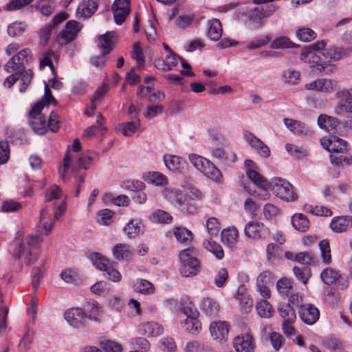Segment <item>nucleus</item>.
I'll list each match as a JSON object with an SVG mask.
<instances>
[{
    "instance_id": "obj_1",
    "label": "nucleus",
    "mask_w": 352,
    "mask_h": 352,
    "mask_svg": "<svg viewBox=\"0 0 352 352\" xmlns=\"http://www.w3.org/2000/svg\"><path fill=\"white\" fill-rule=\"evenodd\" d=\"M182 187L186 191L184 194L180 190H173L168 192L169 199L178 205L183 212L193 214L197 211V205L192 201H199L204 197L203 193L189 180H184Z\"/></svg>"
},
{
    "instance_id": "obj_2",
    "label": "nucleus",
    "mask_w": 352,
    "mask_h": 352,
    "mask_svg": "<svg viewBox=\"0 0 352 352\" xmlns=\"http://www.w3.org/2000/svg\"><path fill=\"white\" fill-rule=\"evenodd\" d=\"M56 104L55 98L47 85L45 86V95L41 101L35 104L30 112L29 124L32 129L38 135H43L47 131V123L45 118L42 116L41 111L45 104Z\"/></svg>"
},
{
    "instance_id": "obj_3",
    "label": "nucleus",
    "mask_w": 352,
    "mask_h": 352,
    "mask_svg": "<svg viewBox=\"0 0 352 352\" xmlns=\"http://www.w3.org/2000/svg\"><path fill=\"white\" fill-rule=\"evenodd\" d=\"M326 46V43L321 41L316 43L306 46L300 54V59L313 65L310 66L313 72L318 71L319 72H323L328 66L326 61H323L322 56V50Z\"/></svg>"
},
{
    "instance_id": "obj_4",
    "label": "nucleus",
    "mask_w": 352,
    "mask_h": 352,
    "mask_svg": "<svg viewBox=\"0 0 352 352\" xmlns=\"http://www.w3.org/2000/svg\"><path fill=\"white\" fill-rule=\"evenodd\" d=\"M198 250L190 247L182 250L179 254V273L184 277L197 275L201 270V263L197 258Z\"/></svg>"
},
{
    "instance_id": "obj_5",
    "label": "nucleus",
    "mask_w": 352,
    "mask_h": 352,
    "mask_svg": "<svg viewBox=\"0 0 352 352\" xmlns=\"http://www.w3.org/2000/svg\"><path fill=\"white\" fill-rule=\"evenodd\" d=\"M275 195L277 197L283 201L289 202L297 200L298 195L294 192L292 185L286 179L280 177H275L272 179L266 188Z\"/></svg>"
},
{
    "instance_id": "obj_6",
    "label": "nucleus",
    "mask_w": 352,
    "mask_h": 352,
    "mask_svg": "<svg viewBox=\"0 0 352 352\" xmlns=\"http://www.w3.org/2000/svg\"><path fill=\"white\" fill-rule=\"evenodd\" d=\"M188 158L192 164L204 175L216 182L221 181L222 175L220 170L210 160L193 153L190 154Z\"/></svg>"
},
{
    "instance_id": "obj_7",
    "label": "nucleus",
    "mask_w": 352,
    "mask_h": 352,
    "mask_svg": "<svg viewBox=\"0 0 352 352\" xmlns=\"http://www.w3.org/2000/svg\"><path fill=\"white\" fill-rule=\"evenodd\" d=\"M41 241V238L38 236H29L25 241H21L19 238L16 241L18 250L13 253L14 257L19 259L22 255H24L26 264L31 265L33 263V259L31 258L32 250L38 248Z\"/></svg>"
},
{
    "instance_id": "obj_8",
    "label": "nucleus",
    "mask_w": 352,
    "mask_h": 352,
    "mask_svg": "<svg viewBox=\"0 0 352 352\" xmlns=\"http://www.w3.org/2000/svg\"><path fill=\"white\" fill-rule=\"evenodd\" d=\"M91 260L94 265L100 271L104 272V276L115 283L121 280L122 276L120 273L113 268L109 260L102 256L99 253H92L91 254Z\"/></svg>"
},
{
    "instance_id": "obj_9",
    "label": "nucleus",
    "mask_w": 352,
    "mask_h": 352,
    "mask_svg": "<svg viewBox=\"0 0 352 352\" xmlns=\"http://www.w3.org/2000/svg\"><path fill=\"white\" fill-rule=\"evenodd\" d=\"M115 37L114 32H109L100 36L98 41V47L102 50V55L92 57L91 63L93 65L98 67L104 65L105 54H109L113 47V38Z\"/></svg>"
},
{
    "instance_id": "obj_10",
    "label": "nucleus",
    "mask_w": 352,
    "mask_h": 352,
    "mask_svg": "<svg viewBox=\"0 0 352 352\" xmlns=\"http://www.w3.org/2000/svg\"><path fill=\"white\" fill-rule=\"evenodd\" d=\"M30 57V50L28 48L20 50L14 55L5 65L4 69L8 73H21L25 68V65L28 63Z\"/></svg>"
},
{
    "instance_id": "obj_11",
    "label": "nucleus",
    "mask_w": 352,
    "mask_h": 352,
    "mask_svg": "<svg viewBox=\"0 0 352 352\" xmlns=\"http://www.w3.org/2000/svg\"><path fill=\"white\" fill-rule=\"evenodd\" d=\"M336 96L339 99L334 109L336 114L352 113V87L341 89Z\"/></svg>"
},
{
    "instance_id": "obj_12",
    "label": "nucleus",
    "mask_w": 352,
    "mask_h": 352,
    "mask_svg": "<svg viewBox=\"0 0 352 352\" xmlns=\"http://www.w3.org/2000/svg\"><path fill=\"white\" fill-rule=\"evenodd\" d=\"M232 344L236 352H254L255 348L254 340L250 331L236 336Z\"/></svg>"
},
{
    "instance_id": "obj_13",
    "label": "nucleus",
    "mask_w": 352,
    "mask_h": 352,
    "mask_svg": "<svg viewBox=\"0 0 352 352\" xmlns=\"http://www.w3.org/2000/svg\"><path fill=\"white\" fill-rule=\"evenodd\" d=\"M245 141L254 148L261 157L267 158L270 155V148L258 138L249 131H243Z\"/></svg>"
},
{
    "instance_id": "obj_14",
    "label": "nucleus",
    "mask_w": 352,
    "mask_h": 352,
    "mask_svg": "<svg viewBox=\"0 0 352 352\" xmlns=\"http://www.w3.org/2000/svg\"><path fill=\"white\" fill-rule=\"evenodd\" d=\"M81 29L82 25L78 21L75 20L67 21L65 29L57 36L58 41L62 44L72 41Z\"/></svg>"
},
{
    "instance_id": "obj_15",
    "label": "nucleus",
    "mask_w": 352,
    "mask_h": 352,
    "mask_svg": "<svg viewBox=\"0 0 352 352\" xmlns=\"http://www.w3.org/2000/svg\"><path fill=\"white\" fill-rule=\"evenodd\" d=\"M298 314L301 320L308 325L315 324L320 317L318 309L309 303L301 305L299 307Z\"/></svg>"
},
{
    "instance_id": "obj_16",
    "label": "nucleus",
    "mask_w": 352,
    "mask_h": 352,
    "mask_svg": "<svg viewBox=\"0 0 352 352\" xmlns=\"http://www.w3.org/2000/svg\"><path fill=\"white\" fill-rule=\"evenodd\" d=\"M245 166L247 168L246 175L248 177L261 189H266L268 182L258 173L255 163L248 159L245 160Z\"/></svg>"
},
{
    "instance_id": "obj_17",
    "label": "nucleus",
    "mask_w": 352,
    "mask_h": 352,
    "mask_svg": "<svg viewBox=\"0 0 352 352\" xmlns=\"http://www.w3.org/2000/svg\"><path fill=\"white\" fill-rule=\"evenodd\" d=\"M337 86V82L331 79L319 78L307 83L305 89L310 91H316L323 93H331Z\"/></svg>"
},
{
    "instance_id": "obj_18",
    "label": "nucleus",
    "mask_w": 352,
    "mask_h": 352,
    "mask_svg": "<svg viewBox=\"0 0 352 352\" xmlns=\"http://www.w3.org/2000/svg\"><path fill=\"white\" fill-rule=\"evenodd\" d=\"M115 22L121 25L130 12L129 0H116L112 6Z\"/></svg>"
},
{
    "instance_id": "obj_19",
    "label": "nucleus",
    "mask_w": 352,
    "mask_h": 352,
    "mask_svg": "<svg viewBox=\"0 0 352 352\" xmlns=\"http://www.w3.org/2000/svg\"><path fill=\"white\" fill-rule=\"evenodd\" d=\"M320 143L324 148L331 153H343L347 149V142L335 135L330 136L327 139H321Z\"/></svg>"
},
{
    "instance_id": "obj_20",
    "label": "nucleus",
    "mask_w": 352,
    "mask_h": 352,
    "mask_svg": "<svg viewBox=\"0 0 352 352\" xmlns=\"http://www.w3.org/2000/svg\"><path fill=\"white\" fill-rule=\"evenodd\" d=\"M352 52V47H341V48H335V47H329L328 49L324 48L322 50V56L323 58V61H326V63L329 65V63L331 60H338L344 57L348 56Z\"/></svg>"
},
{
    "instance_id": "obj_21",
    "label": "nucleus",
    "mask_w": 352,
    "mask_h": 352,
    "mask_svg": "<svg viewBox=\"0 0 352 352\" xmlns=\"http://www.w3.org/2000/svg\"><path fill=\"white\" fill-rule=\"evenodd\" d=\"M210 331L214 340L221 342L228 336L229 326L225 321H214L210 324Z\"/></svg>"
},
{
    "instance_id": "obj_22",
    "label": "nucleus",
    "mask_w": 352,
    "mask_h": 352,
    "mask_svg": "<svg viewBox=\"0 0 352 352\" xmlns=\"http://www.w3.org/2000/svg\"><path fill=\"white\" fill-rule=\"evenodd\" d=\"M138 332L140 335L148 338L157 337L164 332L163 327L154 321L144 322L140 324Z\"/></svg>"
},
{
    "instance_id": "obj_23",
    "label": "nucleus",
    "mask_w": 352,
    "mask_h": 352,
    "mask_svg": "<svg viewBox=\"0 0 352 352\" xmlns=\"http://www.w3.org/2000/svg\"><path fill=\"white\" fill-rule=\"evenodd\" d=\"M64 317L68 324L74 327L80 328L84 325L85 313L80 308H71L67 309Z\"/></svg>"
},
{
    "instance_id": "obj_24",
    "label": "nucleus",
    "mask_w": 352,
    "mask_h": 352,
    "mask_svg": "<svg viewBox=\"0 0 352 352\" xmlns=\"http://www.w3.org/2000/svg\"><path fill=\"white\" fill-rule=\"evenodd\" d=\"M97 8L96 0H84L78 5L76 14L79 17L88 18L95 13Z\"/></svg>"
},
{
    "instance_id": "obj_25",
    "label": "nucleus",
    "mask_w": 352,
    "mask_h": 352,
    "mask_svg": "<svg viewBox=\"0 0 352 352\" xmlns=\"http://www.w3.org/2000/svg\"><path fill=\"white\" fill-rule=\"evenodd\" d=\"M210 153L214 159L223 164L234 163L237 161V157L234 153L229 154L222 147H212Z\"/></svg>"
},
{
    "instance_id": "obj_26",
    "label": "nucleus",
    "mask_w": 352,
    "mask_h": 352,
    "mask_svg": "<svg viewBox=\"0 0 352 352\" xmlns=\"http://www.w3.org/2000/svg\"><path fill=\"white\" fill-rule=\"evenodd\" d=\"M144 226L140 219H131L124 228L126 235L131 239H134L143 232Z\"/></svg>"
},
{
    "instance_id": "obj_27",
    "label": "nucleus",
    "mask_w": 352,
    "mask_h": 352,
    "mask_svg": "<svg viewBox=\"0 0 352 352\" xmlns=\"http://www.w3.org/2000/svg\"><path fill=\"white\" fill-rule=\"evenodd\" d=\"M202 311L210 317H214L220 311V306L217 301L209 297L204 298L201 302Z\"/></svg>"
},
{
    "instance_id": "obj_28",
    "label": "nucleus",
    "mask_w": 352,
    "mask_h": 352,
    "mask_svg": "<svg viewBox=\"0 0 352 352\" xmlns=\"http://www.w3.org/2000/svg\"><path fill=\"white\" fill-rule=\"evenodd\" d=\"M318 124L321 129L329 132H336L340 126V121L333 117L320 115L318 118Z\"/></svg>"
},
{
    "instance_id": "obj_29",
    "label": "nucleus",
    "mask_w": 352,
    "mask_h": 352,
    "mask_svg": "<svg viewBox=\"0 0 352 352\" xmlns=\"http://www.w3.org/2000/svg\"><path fill=\"white\" fill-rule=\"evenodd\" d=\"M278 311L283 322H294L296 319L295 310L289 303H280Z\"/></svg>"
},
{
    "instance_id": "obj_30",
    "label": "nucleus",
    "mask_w": 352,
    "mask_h": 352,
    "mask_svg": "<svg viewBox=\"0 0 352 352\" xmlns=\"http://www.w3.org/2000/svg\"><path fill=\"white\" fill-rule=\"evenodd\" d=\"M208 36L212 40L217 41L222 36L223 30L221 21L217 19H212L208 21Z\"/></svg>"
},
{
    "instance_id": "obj_31",
    "label": "nucleus",
    "mask_w": 352,
    "mask_h": 352,
    "mask_svg": "<svg viewBox=\"0 0 352 352\" xmlns=\"http://www.w3.org/2000/svg\"><path fill=\"white\" fill-rule=\"evenodd\" d=\"M264 229L265 226L262 223L250 221L245 226L244 232L249 238H260Z\"/></svg>"
},
{
    "instance_id": "obj_32",
    "label": "nucleus",
    "mask_w": 352,
    "mask_h": 352,
    "mask_svg": "<svg viewBox=\"0 0 352 352\" xmlns=\"http://www.w3.org/2000/svg\"><path fill=\"white\" fill-rule=\"evenodd\" d=\"M351 222V217L348 216H341L334 217L331 223L330 228L336 232H342L349 228Z\"/></svg>"
},
{
    "instance_id": "obj_33",
    "label": "nucleus",
    "mask_w": 352,
    "mask_h": 352,
    "mask_svg": "<svg viewBox=\"0 0 352 352\" xmlns=\"http://www.w3.org/2000/svg\"><path fill=\"white\" fill-rule=\"evenodd\" d=\"M129 344L133 349L129 352H147L151 348L150 342L142 337H136L130 339Z\"/></svg>"
},
{
    "instance_id": "obj_34",
    "label": "nucleus",
    "mask_w": 352,
    "mask_h": 352,
    "mask_svg": "<svg viewBox=\"0 0 352 352\" xmlns=\"http://www.w3.org/2000/svg\"><path fill=\"white\" fill-rule=\"evenodd\" d=\"M85 318L98 320L100 316L99 305L96 300L87 301L84 305Z\"/></svg>"
},
{
    "instance_id": "obj_35",
    "label": "nucleus",
    "mask_w": 352,
    "mask_h": 352,
    "mask_svg": "<svg viewBox=\"0 0 352 352\" xmlns=\"http://www.w3.org/2000/svg\"><path fill=\"white\" fill-rule=\"evenodd\" d=\"M182 326L183 329L192 334L197 333L201 329L198 317H187L184 322H182Z\"/></svg>"
},
{
    "instance_id": "obj_36",
    "label": "nucleus",
    "mask_w": 352,
    "mask_h": 352,
    "mask_svg": "<svg viewBox=\"0 0 352 352\" xmlns=\"http://www.w3.org/2000/svg\"><path fill=\"white\" fill-rule=\"evenodd\" d=\"M203 245L205 249L213 254L217 259L221 260L223 258L224 252L222 247L212 239L204 240Z\"/></svg>"
},
{
    "instance_id": "obj_37",
    "label": "nucleus",
    "mask_w": 352,
    "mask_h": 352,
    "mask_svg": "<svg viewBox=\"0 0 352 352\" xmlns=\"http://www.w3.org/2000/svg\"><path fill=\"white\" fill-rule=\"evenodd\" d=\"M164 162L167 168L172 171H179L182 168V159L177 155H164Z\"/></svg>"
},
{
    "instance_id": "obj_38",
    "label": "nucleus",
    "mask_w": 352,
    "mask_h": 352,
    "mask_svg": "<svg viewBox=\"0 0 352 352\" xmlns=\"http://www.w3.org/2000/svg\"><path fill=\"white\" fill-rule=\"evenodd\" d=\"M238 234L237 229L234 226L223 230L221 232L222 242L228 246L233 245L236 242Z\"/></svg>"
},
{
    "instance_id": "obj_39",
    "label": "nucleus",
    "mask_w": 352,
    "mask_h": 352,
    "mask_svg": "<svg viewBox=\"0 0 352 352\" xmlns=\"http://www.w3.org/2000/svg\"><path fill=\"white\" fill-rule=\"evenodd\" d=\"M283 121L286 127L292 133L296 134L307 133V129L304 123L289 118H284Z\"/></svg>"
},
{
    "instance_id": "obj_40",
    "label": "nucleus",
    "mask_w": 352,
    "mask_h": 352,
    "mask_svg": "<svg viewBox=\"0 0 352 352\" xmlns=\"http://www.w3.org/2000/svg\"><path fill=\"white\" fill-rule=\"evenodd\" d=\"M299 47L298 44L294 43L287 36H280L276 38L270 44V47L272 49H287V48H296Z\"/></svg>"
},
{
    "instance_id": "obj_41",
    "label": "nucleus",
    "mask_w": 352,
    "mask_h": 352,
    "mask_svg": "<svg viewBox=\"0 0 352 352\" xmlns=\"http://www.w3.org/2000/svg\"><path fill=\"white\" fill-rule=\"evenodd\" d=\"M54 222V217H51L47 209L45 208H43L40 212V223L47 234L51 232Z\"/></svg>"
},
{
    "instance_id": "obj_42",
    "label": "nucleus",
    "mask_w": 352,
    "mask_h": 352,
    "mask_svg": "<svg viewBox=\"0 0 352 352\" xmlns=\"http://www.w3.org/2000/svg\"><path fill=\"white\" fill-rule=\"evenodd\" d=\"M292 223L300 232H306L309 228V221L302 214H294L292 218Z\"/></svg>"
},
{
    "instance_id": "obj_43",
    "label": "nucleus",
    "mask_w": 352,
    "mask_h": 352,
    "mask_svg": "<svg viewBox=\"0 0 352 352\" xmlns=\"http://www.w3.org/2000/svg\"><path fill=\"white\" fill-rule=\"evenodd\" d=\"M140 126V122L138 119L131 122H124L119 125V130L122 131L123 135L126 137H131L133 135Z\"/></svg>"
},
{
    "instance_id": "obj_44",
    "label": "nucleus",
    "mask_w": 352,
    "mask_h": 352,
    "mask_svg": "<svg viewBox=\"0 0 352 352\" xmlns=\"http://www.w3.org/2000/svg\"><path fill=\"white\" fill-rule=\"evenodd\" d=\"M129 246L126 244H117L113 248V254L118 260H127L131 256Z\"/></svg>"
},
{
    "instance_id": "obj_45",
    "label": "nucleus",
    "mask_w": 352,
    "mask_h": 352,
    "mask_svg": "<svg viewBox=\"0 0 352 352\" xmlns=\"http://www.w3.org/2000/svg\"><path fill=\"white\" fill-rule=\"evenodd\" d=\"M150 219L153 223L168 224L172 222L173 217L168 212L158 209L152 213Z\"/></svg>"
},
{
    "instance_id": "obj_46",
    "label": "nucleus",
    "mask_w": 352,
    "mask_h": 352,
    "mask_svg": "<svg viewBox=\"0 0 352 352\" xmlns=\"http://www.w3.org/2000/svg\"><path fill=\"white\" fill-rule=\"evenodd\" d=\"M256 309L258 314L264 318H270L274 313L272 305L265 299L257 302Z\"/></svg>"
},
{
    "instance_id": "obj_47",
    "label": "nucleus",
    "mask_w": 352,
    "mask_h": 352,
    "mask_svg": "<svg viewBox=\"0 0 352 352\" xmlns=\"http://www.w3.org/2000/svg\"><path fill=\"white\" fill-rule=\"evenodd\" d=\"M133 288L134 291L144 294H151L154 290L152 283L145 279H137Z\"/></svg>"
},
{
    "instance_id": "obj_48",
    "label": "nucleus",
    "mask_w": 352,
    "mask_h": 352,
    "mask_svg": "<svg viewBox=\"0 0 352 352\" xmlns=\"http://www.w3.org/2000/svg\"><path fill=\"white\" fill-rule=\"evenodd\" d=\"M173 234L177 241L180 243H188L192 239L191 232L184 227H177L174 228Z\"/></svg>"
},
{
    "instance_id": "obj_49",
    "label": "nucleus",
    "mask_w": 352,
    "mask_h": 352,
    "mask_svg": "<svg viewBox=\"0 0 352 352\" xmlns=\"http://www.w3.org/2000/svg\"><path fill=\"white\" fill-rule=\"evenodd\" d=\"M144 179L148 184L160 186L166 183V177L159 172H149L144 175Z\"/></svg>"
},
{
    "instance_id": "obj_50",
    "label": "nucleus",
    "mask_w": 352,
    "mask_h": 352,
    "mask_svg": "<svg viewBox=\"0 0 352 352\" xmlns=\"http://www.w3.org/2000/svg\"><path fill=\"white\" fill-rule=\"evenodd\" d=\"M28 25L25 22L15 21L8 27V34L12 37L19 36L26 31Z\"/></svg>"
},
{
    "instance_id": "obj_51",
    "label": "nucleus",
    "mask_w": 352,
    "mask_h": 352,
    "mask_svg": "<svg viewBox=\"0 0 352 352\" xmlns=\"http://www.w3.org/2000/svg\"><path fill=\"white\" fill-rule=\"evenodd\" d=\"M296 36L300 41L310 42L316 38V33L309 28H302L296 31Z\"/></svg>"
},
{
    "instance_id": "obj_52",
    "label": "nucleus",
    "mask_w": 352,
    "mask_h": 352,
    "mask_svg": "<svg viewBox=\"0 0 352 352\" xmlns=\"http://www.w3.org/2000/svg\"><path fill=\"white\" fill-rule=\"evenodd\" d=\"M340 276L339 273L332 268H326L320 274L322 281L326 285H331L335 283Z\"/></svg>"
},
{
    "instance_id": "obj_53",
    "label": "nucleus",
    "mask_w": 352,
    "mask_h": 352,
    "mask_svg": "<svg viewBox=\"0 0 352 352\" xmlns=\"http://www.w3.org/2000/svg\"><path fill=\"white\" fill-rule=\"evenodd\" d=\"M180 309L181 311L186 316V318L190 316H199V312L195 305L191 301H189L188 299L182 300Z\"/></svg>"
},
{
    "instance_id": "obj_54",
    "label": "nucleus",
    "mask_w": 352,
    "mask_h": 352,
    "mask_svg": "<svg viewBox=\"0 0 352 352\" xmlns=\"http://www.w3.org/2000/svg\"><path fill=\"white\" fill-rule=\"evenodd\" d=\"M319 248L322 262L329 264L331 261V248L327 239H323L319 243Z\"/></svg>"
},
{
    "instance_id": "obj_55",
    "label": "nucleus",
    "mask_w": 352,
    "mask_h": 352,
    "mask_svg": "<svg viewBox=\"0 0 352 352\" xmlns=\"http://www.w3.org/2000/svg\"><path fill=\"white\" fill-rule=\"evenodd\" d=\"M285 149L292 156L296 158L305 157L309 154V151L307 148L292 144H286Z\"/></svg>"
},
{
    "instance_id": "obj_56",
    "label": "nucleus",
    "mask_w": 352,
    "mask_h": 352,
    "mask_svg": "<svg viewBox=\"0 0 352 352\" xmlns=\"http://www.w3.org/2000/svg\"><path fill=\"white\" fill-rule=\"evenodd\" d=\"M276 288L279 294L288 296L292 290V282L287 278H282L276 283Z\"/></svg>"
},
{
    "instance_id": "obj_57",
    "label": "nucleus",
    "mask_w": 352,
    "mask_h": 352,
    "mask_svg": "<svg viewBox=\"0 0 352 352\" xmlns=\"http://www.w3.org/2000/svg\"><path fill=\"white\" fill-rule=\"evenodd\" d=\"M266 254L269 261H274L281 257L282 250L278 245L274 243H270L267 246Z\"/></svg>"
},
{
    "instance_id": "obj_58",
    "label": "nucleus",
    "mask_w": 352,
    "mask_h": 352,
    "mask_svg": "<svg viewBox=\"0 0 352 352\" xmlns=\"http://www.w3.org/2000/svg\"><path fill=\"white\" fill-rule=\"evenodd\" d=\"M339 153H340L330 154V160L332 164L342 166L352 164V156L347 157L340 155Z\"/></svg>"
},
{
    "instance_id": "obj_59",
    "label": "nucleus",
    "mask_w": 352,
    "mask_h": 352,
    "mask_svg": "<svg viewBox=\"0 0 352 352\" xmlns=\"http://www.w3.org/2000/svg\"><path fill=\"white\" fill-rule=\"evenodd\" d=\"M113 214L109 209L101 210L96 215V220L100 224L107 226L111 223Z\"/></svg>"
},
{
    "instance_id": "obj_60",
    "label": "nucleus",
    "mask_w": 352,
    "mask_h": 352,
    "mask_svg": "<svg viewBox=\"0 0 352 352\" xmlns=\"http://www.w3.org/2000/svg\"><path fill=\"white\" fill-rule=\"evenodd\" d=\"M32 76L33 72L31 69L25 70L24 68L23 71H22L21 73H19V80H21V84L19 89L21 92L25 91L27 89L32 80Z\"/></svg>"
},
{
    "instance_id": "obj_61",
    "label": "nucleus",
    "mask_w": 352,
    "mask_h": 352,
    "mask_svg": "<svg viewBox=\"0 0 352 352\" xmlns=\"http://www.w3.org/2000/svg\"><path fill=\"white\" fill-rule=\"evenodd\" d=\"M300 77V74L299 72L291 69H287L283 73V78L285 82L291 85L297 84Z\"/></svg>"
},
{
    "instance_id": "obj_62",
    "label": "nucleus",
    "mask_w": 352,
    "mask_h": 352,
    "mask_svg": "<svg viewBox=\"0 0 352 352\" xmlns=\"http://www.w3.org/2000/svg\"><path fill=\"white\" fill-rule=\"evenodd\" d=\"M102 352H122V346L115 342L106 340L100 342Z\"/></svg>"
},
{
    "instance_id": "obj_63",
    "label": "nucleus",
    "mask_w": 352,
    "mask_h": 352,
    "mask_svg": "<svg viewBox=\"0 0 352 352\" xmlns=\"http://www.w3.org/2000/svg\"><path fill=\"white\" fill-rule=\"evenodd\" d=\"M241 309L244 313L251 311L254 305V301L249 295H242L239 298Z\"/></svg>"
},
{
    "instance_id": "obj_64",
    "label": "nucleus",
    "mask_w": 352,
    "mask_h": 352,
    "mask_svg": "<svg viewBox=\"0 0 352 352\" xmlns=\"http://www.w3.org/2000/svg\"><path fill=\"white\" fill-rule=\"evenodd\" d=\"M207 347L197 341L188 342L184 349V352H206Z\"/></svg>"
}]
</instances>
